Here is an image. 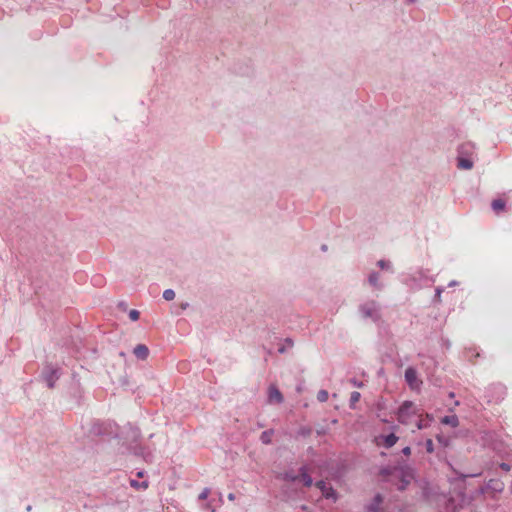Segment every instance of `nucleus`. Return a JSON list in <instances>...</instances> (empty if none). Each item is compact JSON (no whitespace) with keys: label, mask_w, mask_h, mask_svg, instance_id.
Instances as JSON below:
<instances>
[{"label":"nucleus","mask_w":512,"mask_h":512,"mask_svg":"<svg viewBox=\"0 0 512 512\" xmlns=\"http://www.w3.org/2000/svg\"><path fill=\"white\" fill-rule=\"evenodd\" d=\"M441 422L452 427H457L459 424L458 417L456 415L445 416L442 418Z\"/></svg>","instance_id":"nucleus-15"},{"label":"nucleus","mask_w":512,"mask_h":512,"mask_svg":"<svg viewBox=\"0 0 512 512\" xmlns=\"http://www.w3.org/2000/svg\"><path fill=\"white\" fill-rule=\"evenodd\" d=\"M283 478H284V480H286V481L294 482V481H296V480L299 478V476L294 475L293 473H290V472H286V473L284 474Z\"/></svg>","instance_id":"nucleus-24"},{"label":"nucleus","mask_w":512,"mask_h":512,"mask_svg":"<svg viewBox=\"0 0 512 512\" xmlns=\"http://www.w3.org/2000/svg\"><path fill=\"white\" fill-rule=\"evenodd\" d=\"M382 502V496L380 494L375 495L372 502L369 505H367L366 512H379L380 505L382 504Z\"/></svg>","instance_id":"nucleus-11"},{"label":"nucleus","mask_w":512,"mask_h":512,"mask_svg":"<svg viewBox=\"0 0 512 512\" xmlns=\"http://www.w3.org/2000/svg\"><path fill=\"white\" fill-rule=\"evenodd\" d=\"M381 475L384 477H390L391 481H396V486L399 491H403L410 484L412 475L409 472L399 468H383Z\"/></svg>","instance_id":"nucleus-2"},{"label":"nucleus","mask_w":512,"mask_h":512,"mask_svg":"<svg viewBox=\"0 0 512 512\" xmlns=\"http://www.w3.org/2000/svg\"><path fill=\"white\" fill-rule=\"evenodd\" d=\"M416 415V407L413 402L405 401L399 407L397 413V420L402 424H410L412 417Z\"/></svg>","instance_id":"nucleus-3"},{"label":"nucleus","mask_w":512,"mask_h":512,"mask_svg":"<svg viewBox=\"0 0 512 512\" xmlns=\"http://www.w3.org/2000/svg\"><path fill=\"white\" fill-rule=\"evenodd\" d=\"M133 353L138 359L145 360L149 355V349L144 344H138L133 349Z\"/></svg>","instance_id":"nucleus-10"},{"label":"nucleus","mask_w":512,"mask_h":512,"mask_svg":"<svg viewBox=\"0 0 512 512\" xmlns=\"http://www.w3.org/2000/svg\"><path fill=\"white\" fill-rule=\"evenodd\" d=\"M405 380L412 389H417L422 384V381L418 379L416 369L413 367H408L405 370Z\"/></svg>","instance_id":"nucleus-6"},{"label":"nucleus","mask_w":512,"mask_h":512,"mask_svg":"<svg viewBox=\"0 0 512 512\" xmlns=\"http://www.w3.org/2000/svg\"><path fill=\"white\" fill-rule=\"evenodd\" d=\"M163 298L166 300V301H171L175 298V292L174 290L172 289H166L164 292H163Z\"/></svg>","instance_id":"nucleus-20"},{"label":"nucleus","mask_w":512,"mask_h":512,"mask_svg":"<svg viewBox=\"0 0 512 512\" xmlns=\"http://www.w3.org/2000/svg\"><path fill=\"white\" fill-rule=\"evenodd\" d=\"M328 397H329V394L326 390L322 389V390L318 391V393H317V400L319 402H322V403L326 402L328 400Z\"/></svg>","instance_id":"nucleus-19"},{"label":"nucleus","mask_w":512,"mask_h":512,"mask_svg":"<svg viewBox=\"0 0 512 512\" xmlns=\"http://www.w3.org/2000/svg\"><path fill=\"white\" fill-rule=\"evenodd\" d=\"M228 499H229L230 501H234V500H235V494H234V493H229V494H228Z\"/></svg>","instance_id":"nucleus-33"},{"label":"nucleus","mask_w":512,"mask_h":512,"mask_svg":"<svg viewBox=\"0 0 512 512\" xmlns=\"http://www.w3.org/2000/svg\"><path fill=\"white\" fill-rule=\"evenodd\" d=\"M278 352L281 353V354L284 353L285 352V347H280L278 349Z\"/></svg>","instance_id":"nucleus-36"},{"label":"nucleus","mask_w":512,"mask_h":512,"mask_svg":"<svg viewBox=\"0 0 512 512\" xmlns=\"http://www.w3.org/2000/svg\"><path fill=\"white\" fill-rule=\"evenodd\" d=\"M144 473H145V472H144V471H142V470H141V471H138V472H137V477L142 478V477L144 476Z\"/></svg>","instance_id":"nucleus-35"},{"label":"nucleus","mask_w":512,"mask_h":512,"mask_svg":"<svg viewBox=\"0 0 512 512\" xmlns=\"http://www.w3.org/2000/svg\"><path fill=\"white\" fill-rule=\"evenodd\" d=\"M457 152V167L463 170L472 169L476 157L475 145L471 142H465L458 147Z\"/></svg>","instance_id":"nucleus-1"},{"label":"nucleus","mask_w":512,"mask_h":512,"mask_svg":"<svg viewBox=\"0 0 512 512\" xmlns=\"http://www.w3.org/2000/svg\"><path fill=\"white\" fill-rule=\"evenodd\" d=\"M416 425H417V428H418V429H422V428H423V425H422V421H421V420L417 421V424H416Z\"/></svg>","instance_id":"nucleus-34"},{"label":"nucleus","mask_w":512,"mask_h":512,"mask_svg":"<svg viewBox=\"0 0 512 512\" xmlns=\"http://www.w3.org/2000/svg\"><path fill=\"white\" fill-rule=\"evenodd\" d=\"M299 472H300L299 477L301 478L304 486L310 487L313 484V480H312V477L308 474L306 466H302L299 469Z\"/></svg>","instance_id":"nucleus-12"},{"label":"nucleus","mask_w":512,"mask_h":512,"mask_svg":"<svg viewBox=\"0 0 512 512\" xmlns=\"http://www.w3.org/2000/svg\"><path fill=\"white\" fill-rule=\"evenodd\" d=\"M210 494L209 488H204L202 492L199 494L198 499L199 500H206Z\"/></svg>","instance_id":"nucleus-26"},{"label":"nucleus","mask_w":512,"mask_h":512,"mask_svg":"<svg viewBox=\"0 0 512 512\" xmlns=\"http://www.w3.org/2000/svg\"><path fill=\"white\" fill-rule=\"evenodd\" d=\"M500 468H501L502 470H504L505 472L510 471V465H509V464H507V463H501V464H500Z\"/></svg>","instance_id":"nucleus-30"},{"label":"nucleus","mask_w":512,"mask_h":512,"mask_svg":"<svg viewBox=\"0 0 512 512\" xmlns=\"http://www.w3.org/2000/svg\"><path fill=\"white\" fill-rule=\"evenodd\" d=\"M402 453L406 456H409L411 454V448L410 447H404L402 449Z\"/></svg>","instance_id":"nucleus-31"},{"label":"nucleus","mask_w":512,"mask_h":512,"mask_svg":"<svg viewBox=\"0 0 512 512\" xmlns=\"http://www.w3.org/2000/svg\"><path fill=\"white\" fill-rule=\"evenodd\" d=\"M360 312L364 318L371 319L373 322H377L380 319V308L375 301H368L362 304Z\"/></svg>","instance_id":"nucleus-4"},{"label":"nucleus","mask_w":512,"mask_h":512,"mask_svg":"<svg viewBox=\"0 0 512 512\" xmlns=\"http://www.w3.org/2000/svg\"><path fill=\"white\" fill-rule=\"evenodd\" d=\"M360 393L357 391H353L350 395V405L353 406L356 402L360 400Z\"/></svg>","instance_id":"nucleus-23"},{"label":"nucleus","mask_w":512,"mask_h":512,"mask_svg":"<svg viewBox=\"0 0 512 512\" xmlns=\"http://www.w3.org/2000/svg\"><path fill=\"white\" fill-rule=\"evenodd\" d=\"M410 2H414L415 0H409Z\"/></svg>","instance_id":"nucleus-40"},{"label":"nucleus","mask_w":512,"mask_h":512,"mask_svg":"<svg viewBox=\"0 0 512 512\" xmlns=\"http://www.w3.org/2000/svg\"><path fill=\"white\" fill-rule=\"evenodd\" d=\"M130 485H131V487H133L136 490H146L149 486V483L146 480L139 482L135 479H131Z\"/></svg>","instance_id":"nucleus-17"},{"label":"nucleus","mask_w":512,"mask_h":512,"mask_svg":"<svg viewBox=\"0 0 512 512\" xmlns=\"http://www.w3.org/2000/svg\"><path fill=\"white\" fill-rule=\"evenodd\" d=\"M110 427V424L105 422L97 421L93 423L91 432L94 435H108L110 432L108 431V428Z\"/></svg>","instance_id":"nucleus-8"},{"label":"nucleus","mask_w":512,"mask_h":512,"mask_svg":"<svg viewBox=\"0 0 512 512\" xmlns=\"http://www.w3.org/2000/svg\"><path fill=\"white\" fill-rule=\"evenodd\" d=\"M311 433H312V429L307 426L301 427L298 430V435L303 436V437H307V436L311 435Z\"/></svg>","instance_id":"nucleus-22"},{"label":"nucleus","mask_w":512,"mask_h":512,"mask_svg":"<svg viewBox=\"0 0 512 512\" xmlns=\"http://www.w3.org/2000/svg\"><path fill=\"white\" fill-rule=\"evenodd\" d=\"M274 434V431L272 429L265 430L260 435V440L263 444H270L272 441V436Z\"/></svg>","instance_id":"nucleus-16"},{"label":"nucleus","mask_w":512,"mask_h":512,"mask_svg":"<svg viewBox=\"0 0 512 512\" xmlns=\"http://www.w3.org/2000/svg\"><path fill=\"white\" fill-rule=\"evenodd\" d=\"M491 206L495 212H499V211L504 210L505 202L502 199H495L492 201Z\"/></svg>","instance_id":"nucleus-18"},{"label":"nucleus","mask_w":512,"mask_h":512,"mask_svg":"<svg viewBox=\"0 0 512 512\" xmlns=\"http://www.w3.org/2000/svg\"><path fill=\"white\" fill-rule=\"evenodd\" d=\"M379 277V273L377 272L370 273L368 277L369 284L377 289H381L382 284L379 283Z\"/></svg>","instance_id":"nucleus-14"},{"label":"nucleus","mask_w":512,"mask_h":512,"mask_svg":"<svg viewBox=\"0 0 512 512\" xmlns=\"http://www.w3.org/2000/svg\"><path fill=\"white\" fill-rule=\"evenodd\" d=\"M139 317H140V312L138 310H135V309L130 310L129 318L132 321H137L139 319Z\"/></svg>","instance_id":"nucleus-25"},{"label":"nucleus","mask_w":512,"mask_h":512,"mask_svg":"<svg viewBox=\"0 0 512 512\" xmlns=\"http://www.w3.org/2000/svg\"><path fill=\"white\" fill-rule=\"evenodd\" d=\"M322 250H323V251H326V250H327V246H326V245H323V246H322Z\"/></svg>","instance_id":"nucleus-39"},{"label":"nucleus","mask_w":512,"mask_h":512,"mask_svg":"<svg viewBox=\"0 0 512 512\" xmlns=\"http://www.w3.org/2000/svg\"><path fill=\"white\" fill-rule=\"evenodd\" d=\"M285 343H286L289 347H292V346H293V341H292V339H290V338H286V339H285Z\"/></svg>","instance_id":"nucleus-32"},{"label":"nucleus","mask_w":512,"mask_h":512,"mask_svg":"<svg viewBox=\"0 0 512 512\" xmlns=\"http://www.w3.org/2000/svg\"><path fill=\"white\" fill-rule=\"evenodd\" d=\"M454 285H456V282H455V281H452V282H450V284H449V286H454Z\"/></svg>","instance_id":"nucleus-37"},{"label":"nucleus","mask_w":512,"mask_h":512,"mask_svg":"<svg viewBox=\"0 0 512 512\" xmlns=\"http://www.w3.org/2000/svg\"><path fill=\"white\" fill-rule=\"evenodd\" d=\"M31 509H32L31 505H28L26 508L27 511H31Z\"/></svg>","instance_id":"nucleus-38"},{"label":"nucleus","mask_w":512,"mask_h":512,"mask_svg":"<svg viewBox=\"0 0 512 512\" xmlns=\"http://www.w3.org/2000/svg\"><path fill=\"white\" fill-rule=\"evenodd\" d=\"M204 508H205L206 510H209L210 512H216V510H215V508L213 507V505H212V502H211V501L207 502V503L204 505Z\"/></svg>","instance_id":"nucleus-28"},{"label":"nucleus","mask_w":512,"mask_h":512,"mask_svg":"<svg viewBox=\"0 0 512 512\" xmlns=\"http://www.w3.org/2000/svg\"><path fill=\"white\" fill-rule=\"evenodd\" d=\"M316 487L321 491L322 495L326 499H332L336 501L337 493L331 485H328L324 480L316 482Z\"/></svg>","instance_id":"nucleus-7"},{"label":"nucleus","mask_w":512,"mask_h":512,"mask_svg":"<svg viewBox=\"0 0 512 512\" xmlns=\"http://www.w3.org/2000/svg\"><path fill=\"white\" fill-rule=\"evenodd\" d=\"M383 441L385 448H391L397 443L398 437L394 433H390L389 435L383 436Z\"/></svg>","instance_id":"nucleus-13"},{"label":"nucleus","mask_w":512,"mask_h":512,"mask_svg":"<svg viewBox=\"0 0 512 512\" xmlns=\"http://www.w3.org/2000/svg\"><path fill=\"white\" fill-rule=\"evenodd\" d=\"M59 376V369L53 367L52 365H47L44 367L42 377L50 389H52L55 386V383L59 379Z\"/></svg>","instance_id":"nucleus-5"},{"label":"nucleus","mask_w":512,"mask_h":512,"mask_svg":"<svg viewBox=\"0 0 512 512\" xmlns=\"http://www.w3.org/2000/svg\"><path fill=\"white\" fill-rule=\"evenodd\" d=\"M442 292H443V288H441V287L436 288V290H435V298H436L437 300H439V299H440V297H441V293H442Z\"/></svg>","instance_id":"nucleus-29"},{"label":"nucleus","mask_w":512,"mask_h":512,"mask_svg":"<svg viewBox=\"0 0 512 512\" xmlns=\"http://www.w3.org/2000/svg\"><path fill=\"white\" fill-rule=\"evenodd\" d=\"M425 446L428 453H432L434 451V444L431 439L426 440Z\"/></svg>","instance_id":"nucleus-27"},{"label":"nucleus","mask_w":512,"mask_h":512,"mask_svg":"<svg viewBox=\"0 0 512 512\" xmlns=\"http://www.w3.org/2000/svg\"><path fill=\"white\" fill-rule=\"evenodd\" d=\"M268 399L270 402L280 404L283 402V395L276 386L271 385L268 389Z\"/></svg>","instance_id":"nucleus-9"},{"label":"nucleus","mask_w":512,"mask_h":512,"mask_svg":"<svg viewBox=\"0 0 512 512\" xmlns=\"http://www.w3.org/2000/svg\"><path fill=\"white\" fill-rule=\"evenodd\" d=\"M377 265L381 268V269H385V270H390L392 268V265H391V262L390 261H387V260H379L377 262Z\"/></svg>","instance_id":"nucleus-21"}]
</instances>
